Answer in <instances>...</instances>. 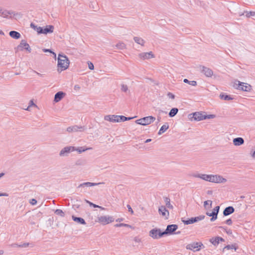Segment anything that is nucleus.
Listing matches in <instances>:
<instances>
[{"instance_id":"nucleus-1","label":"nucleus","mask_w":255,"mask_h":255,"mask_svg":"<svg viewBox=\"0 0 255 255\" xmlns=\"http://www.w3.org/2000/svg\"><path fill=\"white\" fill-rule=\"evenodd\" d=\"M193 176L199 178L204 180L217 183H223L227 181V179L219 175H208L205 174H194Z\"/></svg>"},{"instance_id":"nucleus-2","label":"nucleus","mask_w":255,"mask_h":255,"mask_svg":"<svg viewBox=\"0 0 255 255\" xmlns=\"http://www.w3.org/2000/svg\"><path fill=\"white\" fill-rule=\"evenodd\" d=\"M70 61L68 57L62 54H59L58 57V67L60 68L58 69V72H61L62 71L67 69L69 66Z\"/></svg>"},{"instance_id":"nucleus-3","label":"nucleus","mask_w":255,"mask_h":255,"mask_svg":"<svg viewBox=\"0 0 255 255\" xmlns=\"http://www.w3.org/2000/svg\"><path fill=\"white\" fill-rule=\"evenodd\" d=\"M155 120V118L153 116L145 117L135 121V123L142 126H146L153 123Z\"/></svg>"},{"instance_id":"nucleus-4","label":"nucleus","mask_w":255,"mask_h":255,"mask_svg":"<svg viewBox=\"0 0 255 255\" xmlns=\"http://www.w3.org/2000/svg\"><path fill=\"white\" fill-rule=\"evenodd\" d=\"M236 82L238 83H235L234 85V87L236 89L246 92H249L251 91V85L247 83L241 82L239 81H237Z\"/></svg>"},{"instance_id":"nucleus-5","label":"nucleus","mask_w":255,"mask_h":255,"mask_svg":"<svg viewBox=\"0 0 255 255\" xmlns=\"http://www.w3.org/2000/svg\"><path fill=\"white\" fill-rule=\"evenodd\" d=\"M76 150V147L72 146H66L62 148L59 153L60 156L64 157L68 156L69 154Z\"/></svg>"},{"instance_id":"nucleus-6","label":"nucleus","mask_w":255,"mask_h":255,"mask_svg":"<svg viewBox=\"0 0 255 255\" xmlns=\"http://www.w3.org/2000/svg\"><path fill=\"white\" fill-rule=\"evenodd\" d=\"M205 216L204 215H200L198 217H192L188 220H182V221L185 225H189L202 220L205 218Z\"/></svg>"},{"instance_id":"nucleus-7","label":"nucleus","mask_w":255,"mask_h":255,"mask_svg":"<svg viewBox=\"0 0 255 255\" xmlns=\"http://www.w3.org/2000/svg\"><path fill=\"white\" fill-rule=\"evenodd\" d=\"M98 222L103 225H107L114 222V219L111 216H100L98 217Z\"/></svg>"},{"instance_id":"nucleus-8","label":"nucleus","mask_w":255,"mask_h":255,"mask_svg":"<svg viewBox=\"0 0 255 255\" xmlns=\"http://www.w3.org/2000/svg\"><path fill=\"white\" fill-rule=\"evenodd\" d=\"M178 228V226L175 224L169 225L167 226L166 230L162 232L161 235L172 234Z\"/></svg>"},{"instance_id":"nucleus-9","label":"nucleus","mask_w":255,"mask_h":255,"mask_svg":"<svg viewBox=\"0 0 255 255\" xmlns=\"http://www.w3.org/2000/svg\"><path fill=\"white\" fill-rule=\"evenodd\" d=\"M203 246V245L201 242H194L191 244H188L186 246L187 250H192L193 251H198L200 250V247Z\"/></svg>"},{"instance_id":"nucleus-10","label":"nucleus","mask_w":255,"mask_h":255,"mask_svg":"<svg viewBox=\"0 0 255 255\" xmlns=\"http://www.w3.org/2000/svg\"><path fill=\"white\" fill-rule=\"evenodd\" d=\"M199 69L201 72L207 77H211L213 75V71L211 69L208 67L200 65Z\"/></svg>"},{"instance_id":"nucleus-11","label":"nucleus","mask_w":255,"mask_h":255,"mask_svg":"<svg viewBox=\"0 0 255 255\" xmlns=\"http://www.w3.org/2000/svg\"><path fill=\"white\" fill-rule=\"evenodd\" d=\"M204 115L200 112H195L193 114H189L188 118L191 121L193 120L197 121L203 120Z\"/></svg>"},{"instance_id":"nucleus-12","label":"nucleus","mask_w":255,"mask_h":255,"mask_svg":"<svg viewBox=\"0 0 255 255\" xmlns=\"http://www.w3.org/2000/svg\"><path fill=\"white\" fill-rule=\"evenodd\" d=\"M161 233H162V232H161L160 229H153L149 232V236L153 239H158L164 236L161 235Z\"/></svg>"},{"instance_id":"nucleus-13","label":"nucleus","mask_w":255,"mask_h":255,"mask_svg":"<svg viewBox=\"0 0 255 255\" xmlns=\"http://www.w3.org/2000/svg\"><path fill=\"white\" fill-rule=\"evenodd\" d=\"M85 129V127L82 126H73L67 128V131L69 132L82 131Z\"/></svg>"},{"instance_id":"nucleus-14","label":"nucleus","mask_w":255,"mask_h":255,"mask_svg":"<svg viewBox=\"0 0 255 255\" xmlns=\"http://www.w3.org/2000/svg\"><path fill=\"white\" fill-rule=\"evenodd\" d=\"M17 48L21 51L23 50V48H24L29 52H30L31 50L29 44L24 40L21 41L20 43L17 46Z\"/></svg>"},{"instance_id":"nucleus-15","label":"nucleus","mask_w":255,"mask_h":255,"mask_svg":"<svg viewBox=\"0 0 255 255\" xmlns=\"http://www.w3.org/2000/svg\"><path fill=\"white\" fill-rule=\"evenodd\" d=\"M13 13L12 11H8L7 10H3L1 7H0V16L4 18H8L9 15H10V17H12V13Z\"/></svg>"},{"instance_id":"nucleus-16","label":"nucleus","mask_w":255,"mask_h":255,"mask_svg":"<svg viewBox=\"0 0 255 255\" xmlns=\"http://www.w3.org/2000/svg\"><path fill=\"white\" fill-rule=\"evenodd\" d=\"M139 57L141 59H142L143 60H145V59H150L151 58H153L154 56V55L152 54V52H143V53H140L139 54Z\"/></svg>"},{"instance_id":"nucleus-17","label":"nucleus","mask_w":255,"mask_h":255,"mask_svg":"<svg viewBox=\"0 0 255 255\" xmlns=\"http://www.w3.org/2000/svg\"><path fill=\"white\" fill-rule=\"evenodd\" d=\"M65 93L62 91H59L56 93L54 96V101L57 103L61 101L65 96Z\"/></svg>"},{"instance_id":"nucleus-18","label":"nucleus","mask_w":255,"mask_h":255,"mask_svg":"<svg viewBox=\"0 0 255 255\" xmlns=\"http://www.w3.org/2000/svg\"><path fill=\"white\" fill-rule=\"evenodd\" d=\"M158 212L162 216L166 217V219L169 216V212L164 206H161L159 208Z\"/></svg>"},{"instance_id":"nucleus-19","label":"nucleus","mask_w":255,"mask_h":255,"mask_svg":"<svg viewBox=\"0 0 255 255\" xmlns=\"http://www.w3.org/2000/svg\"><path fill=\"white\" fill-rule=\"evenodd\" d=\"M104 119L106 121H110L111 122H119V120L117 115H107L105 116Z\"/></svg>"},{"instance_id":"nucleus-20","label":"nucleus","mask_w":255,"mask_h":255,"mask_svg":"<svg viewBox=\"0 0 255 255\" xmlns=\"http://www.w3.org/2000/svg\"><path fill=\"white\" fill-rule=\"evenodd\" d=\"M224 242L225 240L222 237H216L210 239V242L215 246H217L220 242Z\"/></svg>"},{"instance_id":"nucleus-21","label":"nucleus","mask_w":255,"mask_h":255,"mask_svg":"<svg viewBox=\"0 0 255 255\" xmlns=\"http://www.w3.org/2000/svg\"><path fill=\"white\" fill-rule=\"evenodd\" d=\"M235 212V209L233 206H228L223 211V215L224 216H229Z\"/></svg>"},{"instance_id":"nucleus-22","label":"nucleus","mask_w":255,"mask_h":255,"mask_svg":"<svg viewBox=\"0 0 255 255\" xmlns=\"http://www.w3.org/2000/svg\"><path fill=\"white\" fill-rule=\"evenodd\" d=\"M101 184H104V183L100 182V183H92V182H84V183L80 184L78 186V188L84 187H92V186L98 185Z\"/></svg>"},{"instance_id":"nucleus-23","label":"nucleus","mask_w":255,"mask_h":255,"mask_svg":"<svg viewBox=\"0 0 255 255\" xmlns=\"http://www.w3.org/2000/svg\"><path fill=\"white\" fill-rule=\"evenodd\" d=\"M244 140L242 137H237L233 139V143L236 146H239L243 144Z\"/></svg>"},{"instance_id":"nucleus-24","label":"nucleus","mask_w":255,"mask_h":255,"mask_svg":"<svg viewBox=\"0 0 255 255\" xmlns=\"http://www.w3.org/2000/svg\"><path fill=\"white\" fill-rule=\"evenodd\" d=\"M54 27L53 25H46L45 27H43V34H47L48 33H52Z\"/></svg>"},{"instance_id":"nucleus-25","label":"nucleus","mask_w":255,"mask_h":255,"mask_svg":"<svg viewBox=\"0 0 255 255\" xmlns=\"http://www.w3.org/2000/svg\"><path fill=\"white\" fill-rule=\"evenodd\" d=\"M72 218L74 221H75L80 224H81V225H86V223L85 221V220L81 217H75L74 215H73L72 216Z\"/></svg>"},{"instance_id":"nucleus-26","label":"nucleus","mask_w":255,"mask_h":255,"mask_svg":"<svg viewBox=\"0 0 255 255\" xmlns=\"http://www.w3.org/2000/svg\"><path fill=\"white\" fill-rule=\"evenodd\" d=\"M9 34L10 37L15 39H19L21 36L20 34L16 31H10Z\"/></svg>"},{"instance_id":"nucleus-27","label":"nucleus","mask_w":255,"mask_h":255,"mask_svg":"<svg viewBox=\"0 0 255 255\" xmlns=\"http://www.w3.org/2000/svg\"><path fill=\"white\" fill-rule=\"evenodd\" d=\"M169 128L168 123H165L160 128L158 134L160 135L164 133Z\"/></svg>"},{"instance_id":"nucleus-28","label":"nucleus","mask_w":255,"mask_h":255,"mask_svg":"<svg viewBox=\"0 0 255 255\" xmlns=\"http://www.w3.org/2000/svg\"><path fill=\"white\" fill-rule=\"evenodd\" d=\"M164 202L165 203V205L167 208L172 209L173 207V206L170 204V199L167 197H163Z\"/></svg>"},{"instance_id":"nucleus-29","label":"nucleus","mask_w":255,"mask_h":255,"mask_svg":"<svg viewBox=\"0 0 255 255\" xmlns=\"http://www.w3.org/2000/svg\"><path fill=\"white\" fill-rule=\"evenodd\" d=\"M133 39H134V41L136 43H137V44H140V45H141L142 46L144 45L145 41L141 38L139 37H133Z\"/></svg>"},{"instance_id":"nucleus-30","label":"nucleus","mask_w":255,"mask_h":255,"mask_svg":"<svg viewBox=\"0 0 255 255\" xmlns=\"http://www.w3.org/2000/svg\"><path fill=\"white\" fill-rule=\"evenodd\" d=\"M178 109L176 108L171 109L169 113V116L171 118L174 117L178 113Z\"/></svg>"},{"instance_id":"nucleus-31","label":"nucleus","mask_w":255,"mask_h":255,"mask_svg":"<svg viewBox=\"0 0 255 255\" xmlns=\"http://www.w3.org/2000/svg\"><path fill=\"white\" fill-rule=\"evenodd\" d=\"M206 214L208 216H209V217H211L212 218L210 219V221L211 222H213L214 221H215L217 219V217H216V216L215 215V214L214 212H213V211L210 213V212H206Z\"/></svg>"},{"instance_id":"nucleus-32","label":"nucleus","mask_w":255,"mask_h":255,"mask_svg":"<svg viewBox=\"0 0 255 255\" xmlns=\"http://www.w3.org/2000/svg\"><path fill=\"white\" fill-rule=\"evenodd\" d=\"M220 97L221 99L225 101H230L233 99V98L231 97L230 95L221 94L220 95Z\"/></svg>"},{"instance_id":"nucleus-33","label":"nucleus","mask_w":255,"mask_h":255,"mask_svg":"<svg viewBox=\"0 0 255 255\" xmlns=\"http://www.w3.org/2000/svg\"><path fill=\"white\" fill-rule=\"evenodd\" d=\"M29 245H30L29 243H23V244H20V245H18L17 244H12L11 245V246L13 247H19V248H25L28 247Z\"/></svg>"},{"instance_id":"nucleus-34","label":"nucleus","mask_w":255,"mask_h":255,"mask_svg":"<svg viewBox=\"0 0 255 255\" xmlns=\"http://www.w3.org/2000/svg\"><path fill=\"white\" fill-rule=\"evenodd\" d=\"M183 82L185 83H188L189 85H191L193 86H195L197 85V82L195 81H189L187 79H184Z\"/></svg>"},{"instance_id":"nucleus-35","label":"nucleus","mask_w":255,"mask_h":255,"mask_svg":"<svg viewBox=\"0 0 255 255\" xmlns=\"http://www.w3.org/2000/svg\"><path fill=\"white\" fill-rule=\"evenodd\" d=\"M231 249H234L236 250V248L235 245H227L223 248V252H225L226 250H229Z\"/></svg>"},{"instance_id":"nucleus-36","label":"nucleus","mask_w":255,"mask_h":255,"mask_svg":"<svg viewBox=\"0 0 255 255\" xmlns=\"http://www.w3.org/2000/svg\"><path fill=\"white\" fill-rule=\"evenodd\" d=\"M116 47L119 49H124L126 47V45L123 42H119L116 45Z\"/></svg>"},{"instance_id":"nucleus-37","label":"nucleus","mask_w":255,"mask_h":255,"mask_svg":"<svg viewBox=\"0 0 255 255\" xmlns=\"http://www.w3.org/2000/svg\"><path fill=\"white\" fill-rule=\"evenodd\" d=\"M55 213L58 215V216H60L62 217H64L65 216V214L63 212V211L61 209H56L55 211Z\"/></svg>"},{"instance_id":"nucleus-38","label":"nucleus","mask_w":255,"mask_h":255,"mask_svg":"<svg viewBox=\"0 0 255 255\" xmlns=\"http://www.w3.org/2000/svg\"><path fill=\"white\" fill-rule=\"evenodd\" d=\"M115 226L116 227H128V228H131V227H132L131 226H130L128 224H125V223L117 224L115 225Z\"/></svg>"},{"instance_id":"nucleus-39","label":"nucleus","mask_w":255,"mask_h":255,"mask_svg":"<svg viewBox=\"0 0 255 255\" xmlns=\"http://www.w3.org/2000/svg\"><path fill=\"white\" fill-rule=\"evenodd\" d=\"M91 148H84L83 147H79L77 148H76V151H77L78 152H79V153H81L82 152H84V151H85L88 149H91Z\"/></svg>"},{"instance_id":"nucleus-40","label":"nucleus","mask_w":255,"mask_h":255,"mask_svg":"<svg viewBox=\"0 0 255 255\" xmlns=\"http://www.w3.org/2000/svg\"><path fill=\"white\" fill-rule=\"evenodd\" d=\"M12 15H13V17H15V19L20 18L22 15V14L20 12H14V11L13 13H12Z\"/></svg>"},{"instance_id":"nucleus-41","label":"nucleus","mask_w":255,"mask_h":255,"mask_svg":"<svg viewBox=\"0 0 255 255\" xmlns=\"http://www.w3.org/2000/svg\"><path fill=\"white\" fill-rule=\"evenodd\" d=\"M245 12L246 13V16L247 17L255 16V11H245Z\"/></svg>"},{"instance_id":"nucleus-42","label":"nucleus","mask_w":255,"mask_h":255,"mask_svg":"<svg viewBox=\"0 0 255 255\" xmlns=\"http://www.w3.org/2000/svg\"><path fill=\"white\" fill-rule=\"evenodd\" d=\"M43 27H40V26H37L36 28V30L38 34H42L43 33Z\"/></svg>"},{"instance_id":"nucleus-43","label":"nucleus","mask_w":255,"mask_h":255,"mask_svg":"<svg viewBox=\"0 0 255 255\" xmlns=\"http://www.w3.org/2000/svg\"><path fill=\"white\" fill-rule=\"evenodd\" d=\"M219 210H220L219 206H216L213 210V212L215 213V215L217 217L218 216V214L219 213Z\"/></svg>"},{"instance_id":"nucleus-44","label":"nucleus","mask_w":255,"mask_h":255,"mask_svg":"<svg viewBox=\"0 0 255 255\" xmlns=\"http://www.w3.org/2000/svg\"><path fill=\"white\" fill-rule=\"evenodd\" d=\"M219 210H220L219 206H216L213 210V212L215 213V215L217 217L218 216V214L219 213Z\"/></svg>"},{"instance_id":"nucleus-45","label":"nucleus","mask_w":255,"mask_h":255,"mask_svg":"<svg viewBox=\"0 0 255 255\" xmlns=\"http://www.w3.org/2000/svg\"><path fill=\"white\" fill-rule=\"evenodd\" d=\"M118 118L119 120V122H125L127 121V117L124 116H118Z\"/></svg>"},{"instance_id":"nucleus-46","label":"nucleus","mask_w":255,"mask_h":255,"mask_svg":"<svg viewBox=\"0 0 255 255\" xmlns=\"http://www.w3.org/2000/svg\"><path fill=\"white\" fill-rule=\"evenodd\" d=\"M215 117V115H204L203 120L213 119Z\"/></svg>"},{"instance_id":"nucleus-47","label":"nucleus","mask_w":255,"mask_h":255,"mask_svg":"<svg viewBox=\"0 0 255 255\" xmlns=\"http://www.w3.org/2000/svg\"><path fill=\"white\" fill-rule=\"evenodd\" d=\"M88 204H89V205L90 206H93L94 208H100V209H101L102 210L104 209V208H103V207H102L101 206H100L99 205H96V204H94V203H93L92 202H88Z\"/></svg>"},{"instance_id":"nucleus-48","label":"nucleus","mask_w":255,"mask_h":255,"mask_svg":"<svg viewBox=\"0 0 255 255\" xmlns=\"http://www.w3.org/2000/svg\"><path fill=\"white\" fill-rule=\"evenodd\" d=\"M33 106L35 107H37V106L36 105H35V104H34L32 100H30L29 101V106H28V107L27 108V109H26V110L27 111H29V108L31 106Z\"/></svg>"},{"instance_id":"nucleus-49","label":"nucleus","mask_w":255,"mask_h":255,"mask_svg":"<svg viewBox=\"0 0 255 255\" xmlns=\"http://www.w3.org/2000/svg\"><path fill=\"white\" fill-rule=\"evenodd\" d=\"M121 90L124 92H127L128 90V87L127 85H125V84H122Z\"/></svg>"},{"instance_id":"nucleus-50","label":"nucleus","mask_w":255,"mask_h":255,"mask_svg":"<svg viewBox=\"0 0 255 255\" xmlns=\"http://www.w3.org/2000/svg\"><path fill=\"white\" fill-rule=\"evenodd\" d=\"M43 52H50V53H51L54 56V57H56V53H54V52H53L50 49H43Z\"/></svg>"},{"instance_id":"nucleus-51","label":"nucleus","mask_w":255,"mask_h":255,"mask_svg":"<svg viewBox=\"0 0 255 255\" xmlns=\"http://www.w3.org/2000/svg\"><path fill=\"white\" fill-rule=\"evenodd\" d=\"M133 241L135 243H140L141 242V239L139 237H135L133 239Z\"/></svg>"},{"instance_id":"nucleus-52","label":"nucleus","mask_w":255,"mask_h":255,"mask_svg":"<svg viewBox=\"0 0 255 255\" xmlns=\"http://www.w3.org/2000/svg\"><path fill=\"white\" fill-rule=\"evenodd\" d=\"M209 203H210V207H212V201H211V200L205 201L204 202V206L205 207L207 205H208Z\"/></svg>"},{"instance_id":"nucleus-53","label":"nucleus","mask_w":255,"mask_h":255,"mask_svg":"<svg viewBox=\"0 0 255 255\" xmlns=\"http://www.w3.org/2000/svg\"><path fill=\"white\" fill-rule=\"evenodd\" d=\"M167 95L169 98H170L173 100L175 99V95L173 94L172 93L168 92Z\"/></svg>"},{"instance_id":"nucleus-54","label":"nucleus","mask_w":255,"mask_h":255,"mask_svg":"<svg viewBox=\"0 0 255 255\" xmlns=\"http://www.w3.org/2000/svg\"><path fill=\"white\" fill-rule=\"evenodd\" d=\"M84 164V161L83 160L79 159L77 160L76 162V165H83Z\"/></svg>"},{"instance_id":"nucleus-55","label":"nucleus","mask_w":255,"mask_h":255,"mask_svg":"<svg viewBox=\"0 0 255 255\" xmlns=\"http://www.w3.org/2000/svg\"><path fill=\"white\" fill-rule=\"evenodd\" d=\"M88 67L90 70H93L94 69V66L93 64L91 62H88Z\"/></svg>"},{"instance_id":"nucleus-56","label":"nucleus","mask_w":255,"mask_h":255,"mask_svg":"<svg viewBox=\"0 0 255 255\" xmlns=\"http://www.w3.org/2000/svg\"><path fill=\"white\" fill-rule=\"evenodd\" d=\"M127 208H128V212H130L131 214H133L134 212L130 206L129 205H128Z\"/></svg>"},{"instance_id":"nucleus-57","label":"nucleus","mask_w":255,"mask_h":255,"mask_svg":"<svg viewBox=\"0 0 255 255\" xmlns=\"http://www.w3.org/2000/svg\"><path fill=\"white\" fill-rule=\"evenodd\" d=\"M225 223L228 225H231L232 224V220L231 219H229L226 221Z\"/></svg>"},{"instance_id":"nucleus-58","label":"nucleus","mask_w":255,"mask_h":255,"mask_svg":"<svg viewBox=\"0 0 255 255\" xmlns=\"http://www.w3.org/2000/svg\"><path fill=\"white\" fill-rule=\"evenodd\" d=\"M30 203L32 204V205H35L37 203V201L35 199H32L31 200Z\"/></svg>"},{"instance_id":"nucleus-59","label":"nucleus","mask_w":255,"mask_h":255,"mask_svg":"<svg viewBox=\"0 0 255 255\" xmlns=\"http://www.w3.org/2000/svg\"><path fill=\"white\" fill-rule=\"evenodd\" d=\"M30 27H31V28H33L34 30H35V29H36V27H37V26H36V25H35L34 23H31V24H30Z\"/></svg>"},{"instance_id":"nucleus-60","label":"nucleus","mask_w":255,"mask_h":255,"mask_svg":"<svg viewBox=\"0 0 255 255\" xmlns=\"http://www.w3.org/2000/svg\"><path fill=\"white\" fill-rule=\"evenodd\" d=\"M8 195L6 193H0V196H8Z\"/></svg>"},{"instance_id":"nucleus-61","label":"nucleus","mask_w":255,"mask_h":255,"mask_svg":"<svg viewBox=\"0 0 255 255\" xmlns=\"http://www.w3.org/2000/svg\"><path fill=\"white\" fill-rule=\"evenodd\" d=\"M80 89V87L79 85H75L74 86V89L75 90H79Z\"/></svg>"},{"instance_id":"nucleus-62","label":"nucleus","mask_w":255,"mask_h":255,"mask_svg":"<svg viewBox=\"0 0 255 255\" xmlns=\"http://www.w3.org/2000/svg\"><path fill=\"white\" fill-rule=\"evenodd\" d=\"M134 118H135V117H127V121L131 120Z\"/></svg>"},{"instance_id":"nucleus-63","label":"nucleus","mask_w":255,"mask_h":255,"mask_svg":"<svg viewBox=\"0 0 255 255\" xmlns=\"http://www.w3.org/2000/svg\"><path fill=\"white\" fill-rule=\"evenodd\" d=\"M151 141V139L150 138H149V139H147L145 140V143H148V142H149Z\"/></svg>"},{"instance_id":"nucleus-64","label":"nucleus","mask_w":255,"mask_h":255,"mask_svg":"<svg viewBox=\"0 0 255 255\" xmlns=\"http://www.w3.org/2000/svg\"><path fill=\"white\" fill-rule=\"evenodd\" d=\"M252 156L254 158H255V150L254 151V152L252 154Z\"/></svg>"}]
</instances>
